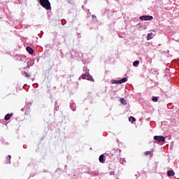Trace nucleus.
Returning a JSON list of instances; mask_svg holds the SVG:
<instances>
[{"label":"nucleus","instance_id":"obj_1","mask_svg":"<svg viewBox=\"0 0 179 179\" xmlns=\"http://www.w3.org/2000/svg\"><path fill=\"white\" fill-rule=\"evenodd\" d=\"M39 3L42 8H44L46 10H50L51 9V3L49 0H39Z\"/></svg>","mask_w":179,"mask_h":179},{"label":"nucleus","instance_id":"obj_2","mask_svg":"<svg viewBox=\"0 0 179 179\" xmlns=\"http://www.w3.org/2000/svg\"><path fill=\"white\" fill-rule=\"evenodd\" d=\"M125 82H128V78L124 77L120 80H111L110 83L112 85H122V83H125Z\"/></svg>","mask_w":179,"mask_h":179},{"label":"nucleus","instance_id":"obj_3","mask_svg":"<svg viewBox=\"0 0 179 179\" xmlns=\"http://www.w3.org/2000/svg\"><path fill=\"white\" fill-rule=\"evenodd\" d=\"M82 79H86L87 80H90L91 82H94V78L90 74L83 73L79 77L78 80H82Z\"/></svg>","mask_w":179,"mask_h":179},{"label":"nucleus","instance_id":"obj_4","mask_svg":"<svg viewBox=\"0 0 179 179\" xmlns=\"http://www.w3.org/2000/svg\"><path fill=\"white\" fill-rule=\"evenodd\" d=\"M154 141H155L157 143H162L166 142V137L163 136H155Z\"/></svg>","mask_w":179,"mask_h":179},{"label":"nucleus","instance_id":"obj_5","mask_svg":"<svg viewBox=\"0 0 179 179\" xmlns=\"http://www.w3.org/2000/svg\"><path fill=\"white\" fill-rule=\"evenodd\" d=\"M155 35L156 34H155V30H150L149 33L147 34V40H152V38H153V37H155Z\"/></svg>","mask_w":179,"mask_h":179},{"label":"nucleus","instance_id":"obj_6","mask_svg":"<svg viewBox=\"0 0 179 179\" xmlns=\"http://www.w3.org/2000/svg\"><path fill=\"white\" fill-rule=\"evenodd\" d=\"M121 153V149H113L110 151V156L113 157V156H117V155H120Z\"/></svg>","mask_w":179,"mask_h":179},{"label":"nucleus","instance_id":"obj_7","mask_svg":"<svg viewBox=\"0 0 179 179\" xmlns=\"http://www.w3.org/2000/svg\"><path fill=\"white\" fill-rule=\"evenodd\" d=\"M153 16L152 15H143L140 17V20H152Z\"/></svg>","mask_w":179,"mask_h":179},{"label":"nucleus","instance_id":"obj_8","mask_svg":"<svg viewBox=\"0 0 179 179\" xmlns=\"http://www.w3.org/2000/svg\"><path fill=\"white\" fill-rule=\"evenodd\" d=\"M70 108L72 111H76V104L73 100H71L70 102Z\"/></svg>","mask_w":179,"mask_h":179},{"label":"nucleus","instance_id":"obj_9","mask_svg":"<svg viewBox=\"0 0 179 179\" xmlns=\"http://www.w3.org/2000/svg\"><path fill=\"white\" fill-rule=\"evenodd\" d=\"M99 160L100 163H106V156H104V154H101L99 156Z\"/></svg>","mask_w":179,"mask_h":179},{"label":"nucleus","instance_id":"obj_10","mask_svg":"<svg viewBox=\"0 0 179 179\" xmlns=\"http://www.w3.org/2000/svg\"><path fill=\"white\" fill-rule=\"evenodd\" d=\"M26 50H27V52H29V54H30V55H33V54H34V50H33V48H31L30 46H27L26 48Z\"/></svg>","mask_w":179,"mask_h":179},{"label":"nucleus","instance_id":"obj_11","mask_svg":"<svg viewBox=\"0 0 179 179\" xmlns=\"http://www.w3.org/2000/svg\"><path fill=\"white\" fill-rule=\"evenodd\" d=\"M13 115V113H8L5 115L4 120L5 121H9L12 116Z\"/></svg>","mask_w":179,"mask_h":179},{"label":"nucleus","instance_id":"obj_12","mask_svg":"<svg viewBox=\"0 0 179 179\" xmlns=\"http://www.w3.org/2000/svg\"><path fill=\"white\" fill-rule=\"evenodd\" d=\"M10 159H12V156L8 155L6 161V164H10Z\"/></svg>","mask_w":179,"mask_h":179},{"label":"nucleus","instance_id":"obj_13","mask_svg":"<svg viewBox=\"0 0 179 179\" xmlns=\"http://www.w3.org/2000/svg\"><path fill=\"white\" fill-rule=\"evenodd\" d=\"M175 173L174 171L171 170V171H169L167 172V176L168 177H173V176H174Z\"/></svg>","mask_w":179,"mask_h":179},{"label":"nucleus","instance_id":"obj_14","mask_svg":"<svg viewBox=\"0 0 179 179\" xmlns=\"http://www.w3.org/2000/svg\"><path fill=\"white\" fill-rule=\"evenodd\" d=\"M129 122H131V124H134L135 121H136V119L132 116L129 117Z\"/></svg>","mask_w":179,"mask_h":179},{"label":"nucleus","instance_id":"obj_15","mask_svg":"<svg viewBox=\"0 0 179 179\" xmlns=\"http://www.w3.org/2000/svg\"><path fill=\"white\" fill-rule=\"evenodd\" d=\"M136 27L138 29V30L140 31H142V30H145V27H142V24L141 23H138L137 25H136Z\"/></svg>","mask_w":179,"mask_h":179},{"label":"nucleus","instance_id":"obj_16","mask_svg":"<svg viewBox=\"0 0 179 179\" xmlns=\"http://www.w3.org/2000/svg\"><path fill=\"white\" fill-rule=\"evenodd\" d=\"M120 101L123 106H127V100L124 98H120Z\"/></svg>","mask_w":179,"mask_h":179},{"label":"nucleus","instance_id":"obj_17","mask_svg":"<svg viewBox=\"0 0 179 179\" xmlns=\"http://www.w3.org/2000/svg\"><path fill=\"white\" fill-rule=\"evenodd\" d=\"M139 66V60H136L133 62V66H135L136 68Z\"/></svg>","mask_w":179,"mask_h":179},{"label":"nucleus","instance_id":"obj_18","mask_svg":"<svg viewBox=\"0 0 179 179\" xmlns=\"http://www.w3.org/2000/svg\"><path fill=\"white\" fill-rule=\"evenodd\" d=\"M55 104V111H59V106H58V101H56Z\"/></svg>","mask_w":179,"mask_h":179},{"label":"nucleus","instance_id":"obj_19","mask_svg":"<svg viewBox=\"0 0 179 179\" xmlns=\"http://www.w3.org/2000/svg\"><path fill=\"white\" fill-rule=\"evenodd\" d=\"M31 102H27L26 101V107L27 108H30V107H31Z\"/></svg>","mask_w":179,"mask_h":179},{"label":"nucleus","instance_id":"obj_20","mask_svg":"<svg viewBox=\"0 0 179 179\" xmlns=\"http://www.w3.org/2000/svg\"><path fill=\"white\" fill-rule=\"evenodd\" d=\"M152 101H154V103H157V101H158V100H159V98L157 96H153L152 98Z\"/></svg>","mask_w":179,"mask_h":179},{"label":"nucleus","instance_id":"obj_21","mask_svg":"<svg viewBox=\"0 0 179 179\" xmlns=\"http://www.w3.org/2000/svg\"><path fill=\"white\" fill-rule=\"evenodd\" d=\"M91 176H92V177H96V176H99V173L92 171V172H91Z\"/></svg>","mask_w":179,"mask_h":179},{"label":"nucleus","instance_id":"obj_22","mask_svg":"<svg viewBox=\"0 0 179 179\" xmlns=\"http://www.w3.org/2000/svg\"><path fill=\"white\" fill-rule=\"evenodd\" d=\"M144 155H145V156H149V155H150V151H145V152H144Z\"/></svg>","mask_w":179,"mask_h":179},{"label":"nucleus","instance_id":"obj_23","mask_svg":"<svg viewBox=\"0 0 179 179\" xmlns=\"http://www.w3.org/2000/svg\"><path fill=\"white\" fill-rule=\"evenodd\" d=\"M17 60H18V61H23V58L19 57L17 58Z\"/></svg>","mask_w":179,"mask_h":179},{"label":"nucleus","instance_id":"obj_24","mask_svg":"<svg viewBox=\"0 0 179 179\" xmlns=\"http://www.w3.org/2000/svg\"><path fill=\"white\" fill-rule=\"evenodd\" d=\"M25 76H27V78H30V76L29 74H27V73H25Z\"/></svg>","mask_w":179,"mask_h":179},{"label":"nucleus","instance_id":"obj_25","mask_svg":"<svg viewBox=\"0 0 179 179\" xmlns=\"http://www.w3.org/2000/svg\"><path fill=\"white\" fill-rule=\"evenodd\" d=\"M92 19H96V15H92Z\"/></svg>","mask_w":179,"mask_h":179},{"label":"nucleus","instance_id":"obj_26","mask_svg":"<svg viewBox=\"0 0 179 179\" xmlns=\"http://www.w3.org/2000/svg\"><path fill=\"white\" fill-rule=\"evenodd\" d=\"M78 38H80L82 36H80V34H78Z\"/></svg>","mask_w":179,"mask_h":179},{"label":"nucleus","instance_id":"obj_27","mask_svg":"<svg viewBox=\"0 0 179 179\" xmlns=\"http://www.w3.org/2000/svg\"><path fill=\"white\" fill-rule=\"evenodd\" d=\"M86 70H87V67L84 66V68H83V71H86Z\"/></svg>","mask_w":179,"mask_h":179},{"label":"nucleus","instance_id":"obj_28","mask_svg":"<svg viewBox=\"0 0 179 179\" xmlns=\"http://www.w3.org/2000/svg\"><path fill=\"white\" fill-rule=\"evenodd\" d=\"M110 176H114V172L113 171L110 172Z\"/></svg>","mask_w":179,"mask_h":179},{"label":"nucleus","instance_id":"obj_29","mask_svg":"<svg viewBox=\"0 0 179 179\" xmlns=\"http://www.w3.org/2000/svg\"><path fill=\"white\" fill-rule=\"evenodd\" d=\"M29 177H34V175L31 174V175L29 176Z\"/></svg>","mask_w":179,"mask_h":179},{"label":"nucleus","instance_id":"obj_30","mask_svg":"<svg viewBox=\"0 0 179 179\" xmlns=\"http://www.w3.org/2000/svg\"><path fill=\"white\" fill-rule=\"evenodd\" d=\"M21 111H24V108H22L21 109Z\"/></svg>","mask_w":179,"mask_h":179},{"label":"nucleus","instance_id":"obj_31","mask_svg":"<svg viewBox=\"0 0 179 179\" xmlns=\"http://www.w3.org/2000/svg\"><path fill=\"white\" fill-rule=\"evenodd\" d=\"M65 168H66V167H68V166L67 165H65V166H64Z\"/></svg>","mask_w":179,"mask_h":179},{"label":"nucleus","instance_id":"obj_32","mask_svg":"<svg viewBox=\"0 0 179 179\" xmlns=\"http://www.w3.org/2000/svg\"><path fill=\"white\" fill-rule=\"evenodd\" d=\"M67 1H69V2H71V0H67Z\"/></svg>","mask_w":179,"mask_h":179},{"label":"nucleus","instance_id":"obj_33","mask_svg":"<svg viewBox=\"0 0 179 179\" xmlns=\"http://www.w3.org/2000/svg\"><path fill=\"white\" fill-rule=\"evenodd\" d=\"M80 55H83L82 53H80Z\"/></svg>","mask_w":179,"mask_h":179},{"label":"nucleus","instance_id":"obj_34","mask_svg":"<svg viewBox=\"0 0 179 179\" xmlns=\"http://www.w3.org/2000/svg\"><path fill=\"white\" fill-rule=\"evenodd\" d=\"M176 179H179V178H176Z\"/></svg>","mask_w":179,"mask_h":179},{"label":"nucleus","instance_id":"obj_35","mask_svg":"<svg viewBox=\"0 0 179 179\" xmlns=\"http://www.w3.org/2000/svg\"><path fill=\"white\" fill-rule=\"evenodd\" d=\"M115 1H117V0H115Z\"/></svg>","mask_w":179,"mask_h":179}]
</instances>
